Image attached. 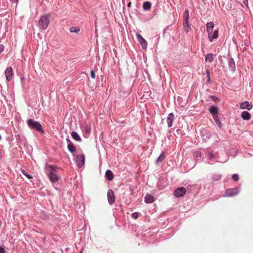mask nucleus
Masks as SVG:
<instances>
[{
	"instance_id": "f257e3e1",
	"label": "nucleus",
	"mask_w": 253,
	"mask_h": 253,
	"mask_svg": "<svg viewBox=\"0 0 253 253\" xmlns=\"http://www.w3.org/2000/svg\"><path fill=\"white\" fill-rule=\"evenodd\" d=\"M56 167L52 165H46V169L48 171L47 175L48 176L50 181L52 183L57 181L58 179L57 175L54 172Z\"/></svg>"
},
{
	"instance_id": "f03ea898",
	"label": "nucleus",
	"mask_w": 253,
	"mask_h": 253,
	"mask_svg": "<svg viewBox=\"0 0 253 253\" xmlns=\"http://www.w3.org/2000/svg\"><path fill=\"white\" fill-rule=\"evenodd\" d=\"M50 18V14H47L42 15L39 22V25L40 29L42 30L46 29L49 24V19Z\"/></svg>"
},
{
	"instance_id": "7ed1b4c3",
	"label": "nucleus",
	"mask_w": 253,
	"mask_h": 253,
	"mask_svg": "<svg viewBox=\"0 0 253 253\" xmlns=\"http://www.w3.org/2000/svg\"><path fill=\"white\" fill-rule=\"evenodd\" d=\"M27 125L28 126L33 129L39 131L40 132H43V129L42 128V126L41 124L31 119L27 120Z\"/></svg>"
},
{
	"instance_id": "20e7f679",
	"label": "nucleus",
	"mask_w": 253,
	"mask_h": 253,
	"mask_svg": "<svg viewBox=\"0 0 253 253\" xmlns=\"http://www.w3.org/2000/svg\"><path fill=\"white\" fill-rule=\"evenodd\" d=\"M240 189L239 187H236L233 189H228L226 190L223 194V197H232L237 195L240 192Z\"/></svg>"
},
{
	"instance_id": "39448f33",
	"label": "nucleus",
	"mask_w": 253,
	"mask_h": 253,
	"mask_svg": "<svg viewBox=\"0 0 253 253\" xmlns=\"http://www.w3.org/2000/svg\"><path fill=\"white\" fill-rule=\"evenodd\" d=\"M186 189L183 187H178L175 190L174 192V195L177 197L179 198L182 197L186 193Z\"/></svg>"
},
{
	"instance_id": "423d86ee",
	"label": "nucleus",
	"mask_w": 253,
	"mask_h": 253,
	"mask_svg": "<svg viewBox=\"0 0 253 253\" xmlns=\"http://www.w3.org/2000/svg\"><path fill=\"white\" fill-rule=\"evenodd\" d=\"M77 165L79 168H81L84 164L85 158L84 155H77L76 159Z\"/></svg>"
},
{
	"instance_id": "0eeeda50",
	"label": "nucleus",
	"mask_w": 253,
	"mask_h": 253,
	"mask_svg": "<svg viewBox=\"0 0 253 253\" xmlns=\"http://www.w3.org/2000/svg\"><path fill=\"white\" fill-rule=\"evenodd\" d=\"M136 38L138 41L143 48H146L147 46V42L142 37L140 34H136Z\"/></svg>"
},
{
	"instance_id": "6e6552de",
	"label": "nucleus",
	"mask_w": 253,
	"mask_h": 253,
	"mask_svg": "<svg viewBox=\"0 0 253 253\" xmlns=\"http://www.w3.org/2000/svg\"><path fill=\"white\" fill-rule=\"evenodd\" d=\"M107 199L110 205L113 204L115 200L114 192L112 190H109L107 192Z\"/></svg>"
},
{
	"instance_id": "1a4fd4ad",
	"label": "nucleus",
	"mask_w": 253,
	"mask_h": 253,
	"mask_svg": "<svg viewBox=\"0 0 253 253\" xmlns=\"http://www.w3.org/2000/svg\"><path fill=\"white\" fill-rule=\"evenodd\" d=\"M66 140L68 143L67 148L68 150L74 155V153L76 151V148L69 138H67Z\"/></svg>"
},
{
	"instance_id": "9d476101",
	"label": "nucleus",
	"mask_w": 253,
	"mask_h": 253,
	"mask_svg": "<svg viewBox=\"0 0 253 253\" xmlns=\"http://www.w3.org/2000/svg\"><path fill=\"white\" fill-rule=\"evenodd\" d=\"M5 74V77H6V80L7 81L11 80L12 78V76H13L12 69L11 67H7L6 69Z\"/></svg>"
},
{
	"instance_id": "9b49d317",
	"label": "nucleus",
	"mask_w": 253,
	"mask_h": 253,
	"mask_svg": "<svg viewBox=\"0 0 253 253\" xmlns=\"http://www.w3.org/2000/svg\"><path fill=\"white\" fill-rule=\"evenodd\" d=\"M174 120V115L172 113H169L167 118V122L169 127L172 126V123Z\"/></svg>"
},
{
	"instance_id": "f8f14e48",
	"label": "nucleus",
	"mask_w": 253,
	"mask_h": 253,
	"mask_svg": "<svg viewBox=\"0 0 253 253\" xmlns=\"http://www.w3.org/2000/svg\"><path fill=\"white\" fill-rule=\"evenodd\" d=\"M253 108V105L249 103L248 101H245L240 104V108L242 109L251 110Z\"/></svg>"
},
{
	"instance_id": "ddd939ff",
	"label": "nucleus",
	"mask_w": 253,
	"mask_h": 253,
	"mask_svg": "<svg viewBox=\"0 0 253 253\" xmlns=\"http://www.w3.org/2000/svg\"><path fill=\"white\" fill-rule=\"evenodd\" d=\"M17 140H18V138L17 137ZM20 143L18 145V148L20 149H23L26 147V140L23 137L22 138H20V141L17 140V144Z\"/></svg>"
},
{
	"instance_id": "4468645a",
	"label": "nucleus",
	"mask_w": 253,
	"mask_h": 253,
	"mask_svg": "<svg viewBox=\"0 0 253 253\" xmlns=\"http://www.w3.org/2000/svg\"><path fill=\"white\" fill-rule=\"evenodd\" d=\"M218 36V31L217 30H215L213 33H210V35H208V38L209 41L211 42L212 40L217 39Z\"/></svg>"
},
{
	"instance_id": "2eb2a0df",
	"label": "nucleus",
	"mask_w": 253,
	"mask_h": 253,
	"mask_svg": "<svg viewBox=\"0 0 253 253\" xmlns=\"http://www.w3.org/2000/svg\"><path fill=\"white\" fill-rule=\"evenodd\" d=\"M228 66L232 71L234 72L235 71V63L234 59L232 58H230L228 61Z\"/></svg>"
},
{
	"instance_id": "dca6fc26",
	"label": "nucleus",
	"mask_w": 253,
	"mask_h": 253,
	"mask_svg": "<svg viewBox=\"0 0 253 253\" xmlns=\"http://www.w3.org/2000/svg\"><path fill=\"white\" fill-rule=\"evenodd\" d=\"M214 28V24L212 22H210L207 23V30L208 35H210V33H212L213 32Z\"/></svg>"
},
{
	"instance_id": "f3484780",
	"label": "nucleus",
	"mask_w": 253,
	"mask_h": 253,
	"mask_svg": "<svg viewBox=\"0 0 253 253\" xmlns=\"http://www.w3.org/2000/svg\"><path fill=\"white\" fill-rule=\"evenodd\" d=\"M191 27L189 21H184L183 29L186 33H188L191 30Z\"/></svg>"
},
{
	"instance_id": "a211bd4d",
	"label": "nucleus",
	"mask_w": 253,
	"mask_h": 253,
	"mask_svg": "<svg viewBox=\"0 0 253 253\" xmlns=\"http://www.w3.org/2000/svg\"><path fill=\"white\" fill-rule=\"evenodd\" d=\"M209 111L212 114V117H213L215 116H217L218 109L217 107L212 106L210 108Z\"/></svg>"
},
{
	"instance_id": "6ab92c4d",
	"label": "nucleus",
	"mask_w": 253,
	"mask_h": 253,
	"mask_svg": "<svg viewBox=\"0 0 253 253\" xmlns=\"http://www.w3.org/2000/svg\"><path fill=\"white\" fill-rule=\"evenodd\" d=\"M105 176L108 180L111 181L114 178V174L111 170H107L105 172Z\"/></svg>"
},
{
	"instance_id": "aec40b11",
	"label": "nucleus",
	"mask_w": 253,
	"mask_h": 253,
	"mask_svg": "<svg viewBox=\"0 0 253 253\" xmlns=\"http://www.w3.org/2000/svg\"><path fill=\"white\" fill-rule=\"evenodd\" d=\"M144 201L146 203H152L154 202V197L150 194H147L145 197Z\"/></svg>"
},
{
	"instance_id": "412c9836",
	"label": "nucleus",
	"mask_w": 253,
	"mask_h": 253,
	"mask_svg": "<svg viewBox=\"0 0 253 253\" xmlns=\"http://www.w3.org/2000/svg\"><path fill=\"white\" fill-rule=\"evenodd\" d=\"M241 117L244 120H249L251 118V115L248 111H243L241 114Z\"/></svg>"
},
{
	"instance_id": "4be33fe9",
	"label": "nucleus",
	"mask_w": 253,
	"mask_h": 253,
	"mask_svg": "<svg viewBox=\"0 0 253 253\" xmlns=\"http://www.w3.org/2000/svg\"><path fill=\"white\" fill-rule=\"evenodd\" d=\"M71 136L72 138L77 141H81V138L78 133L75 131L71 132Z\"/></svg>"
},
{
	"instance_id": "5701e85b",
	"label": "nucleus",
	"mask_w": 253,
	"mask_h": 253,
	"mask_svg": "<svg viewBox=\"0 0 253 253\" xmlns=\"http://www.w3.org/2000/svg\"><path fill=\"white\" fill-rule=\"evenodd\" d=\"M214 55L212 53H209L205 57V60L207 62L211 63L213 61Z\"/></svg>"
},
{
	"instance_id": "b1692460",
	"label": "nucleus",
	"mask_w": 253,
	"mask_h": 253,
	"mask_svg": "<svg viewBox=\"0 0 253 253\" xmlns=\"http://www.w3.org/2000/svg\"><path fill=\"white\" fill-rule=\"evenodd\" d=\"M151 3L149 1H145L143 4V8L144 10H148L150 9Z\"/></svg>"
},
{
	"instance_id": "393cba45",
	"label": "nucleus",
	"mask_w": 253,
	"mask_h": 253,
	"mask_svg": "<svg viewBox=\"0 0 253 253\" xmlns=\"http://www.w3.org/2000/svg\"><path fill=\"white\" fill-rule=\"evenodd\" d=\"M215 122L216 123V125L218 126L219 127H221V123L218 117V116H215L213 117Z\"/></svg>"
},
{
	"instance_id": "a878e982",
	"label": "nucleus",
	"mask_w": 253,
	"mask_h": 253,
	"mask_svg": "<svg viewBox=\"0 0 253 253\" xmlns=\"http://www.w3.org/2000/svg\"><path fill=\"white\" fill-rule=\"evenodd\" d=\"M165 158V154L164 152H162L159 157L156 160V162L159 163L162 162Z\"/></svg>"
},
{
	"instance_id": "bb28decb",
	"label": "nucleus",
	"mask_w": 253,
	"mask_h": 253,
	"mask_svg": "<svg viewBox=\"0 0 253 253\" xmlns=\"http://www.w3.org/2000/svg\"><path fill=\"white\" fill-rule=\"evenodd\" d=\"M80 30V29L77 27H71L70 28V31L71 33H78L79 32Z\"/></svg>"
},
{
	"instance_id": "cd10ccee",
	"label": "nucleus",
	"mask_w": 253,
	"mask_h": 253,
	"mask_svg": "<svg viewBox=\"0 0 253 253\" xmlns=\"http://www.w3.org/2000/svg\"><path fill=\"white\" fill-rule=\"evenodd\" d=\"M189 14L188 10H186L185 11V14L184 16V21H189Z\"/></svg>"
},
{
	"instance_id": "c85d7f7f",
	"label": "nucleus",
	"mask_w": 253,
	"mask_h": 253,
	"mask_svg": "<svg viewBox=\"0 0 253 253\" xmlns=\"http://www.w3.org/2000/svg\"><path fill=\"white\" fill-rule=\"evenodd\" d=\"M140 214V213H139V212H133V213H132V215H132V217L134 219H137V218L138 217V216H139V215Z\"/></svg>"
},
{
	"instance_id": "c756f323",
	"label": "nucleus",
	"mask_w": 253,
	"mask_h": 253,
	"mask_svg": "<svg viewBox=\"0 0 253 253\" xmlns=\"http://www.w3.org/2000/svg\"><path fill=\"white\" fill-rule=\"evenodd\" d=\"M232 178L233 180L235 181H237L239 180V175L237 174H233L232 175Z\"/></svg>"
},
{
	"instance_id": "7c9ffc66",
	"label": "nucleus",
	"mask_w": 253,
	"mask_h": 253,
	"mask_svg": "<svg viewBox=\"0 0 253 253\" xmlns=\"http://www.w3.org/2000/svg\"><path fill=\"white\" fill-rule=\"evenodd\" d=\"M90 76H91V78H92L93 79H95V74L93 70H91L90 71Z\"/></svg>"
},
{
	"instance_id": "2f4dec72",
	"label": "nucleus",
	"mask_w": 253,
	"mask_h": 253,
	"mask_svg": "<svg viewBox=\"0 0 253 253\" xmlns=\"http://www.w3.org/2000/svg\"><path fill=\"white\" fill-rule=\"evenodd\" d=\"M214 158V154L212 152L209 153V158L212 159Z\"/></svg>"
},
{
	"instance_id": "473e14b6",
	"label": "nucleus",
	"mask_w": 253,
	"mask_h": 253,
	"mask_svg": "<svg viewBox=\"0 0 253 253\" xmlns=\"http://www.w3.org/2000/svg\"><path fill=\"white\" fill-rule=\"evenodd\" d=\"M201 153L200 152L198 151L196 152V158H198V157H201Z\"/></svg>"
},
{
	"instance_id": "72a5a7b5",
	"label": "nucleus",
	"mask_w": 253,
	"mask_h": 253,
	"mask_svg": "<svg viewBox=\"0 0 253 253\" xmlns=\"http://www.w3.org/2000/svg\"><path fill=\"white\" fill-rule=\"evenodd\" d=\"M243 2L247 7H248V0H244Z\"/></svg>"
},
{
	"instance_id": "f704fd0d",
	"label": "nucleus",
	"mask_w": 253,
	"mask_h": 253,
	"mask_svg": "<svg viewBox=\"0 0 253 253\" xmlns=\"http://www.w3.org/2000/svg\"><path fill=\"white\" fill-rule=\"evenodd\" d=\"M4 49V46L2 44L0 45V53H1Z\"/></svg>"
},
{
	"instance_id": "c9c22d12",
	"label": "nucleus",
	"mask_w": 253,
	"mask_h": 253,
	"mask_svg": "<svg viewBox=\"0 0 253 253\" xmlns=\"http://www.w3.org/2000/svg\"><path fill=\"white\" fill-rule=\"evenodd\" d=\"M25 176H27L29 179H32L33 178L32 176L31 175H30V174H28L27 173H25Z\"/></svg>"
},
{
	"instance_id": "e433bc0d",
	"label": "nucleus",
	"mask_w": 253,
	"mask_h": 253,
	"mask_svg": "<svg viewBox=\"0 0 253 253\" xmlns=\"http://www.w3.org/2000/svg\"><path fill=\"white\" fill-rule=\"evenodd\" d=\"M0 253H5L4 249L0 246Z\"/></svg>"
},
{
	"instance_id": "4c0bfd02",
	"label": "nucleus",
	"mask_w": 253,
	"mask_h": 253,
	"mask_svg": "<svg viewBox=\"0 0 253 253\" xmlns=\"http://www.w3.org/2000/svg\"><path fill=\"white\" fill-rule=\"evenodd\" d=\"M20 170L21 171L22 173L25 175V173H27V172L23 169H21Z\"/></svg>"
},
{
	"instance_id": "58836bf2",
	"label": "nucleus",
	"mask_w": 253,
	"mask_h": 253,
	"mask_svg": "<svg viewBox=\"0 0 253 253\" xmlns=\"http://www.w3.org/2000/svg\"><path fill=\"white\" fill-rule=\"evenodd\" d=\"M207 73H208V77H209V79H208V80H209V81H210V77H209V72H207Z\"/></svg>"
}]
</instances>
